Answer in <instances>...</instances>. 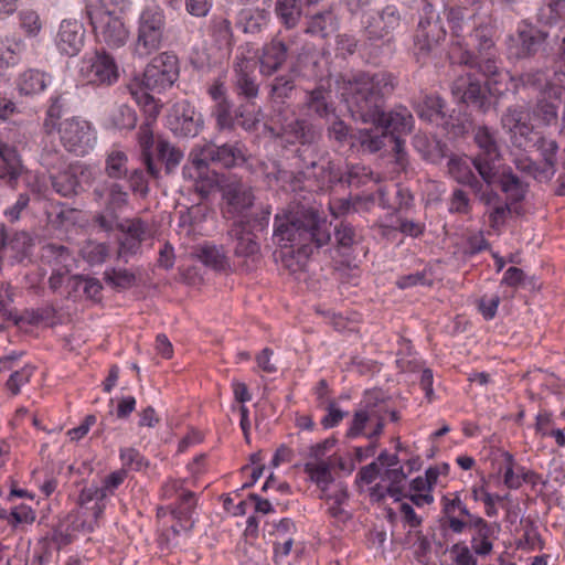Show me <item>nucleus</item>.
Here are the masks:
<instances>
[{
  "label": "nucleus",
  "instance_id": "f257e3e1",
  "mask_svg": "<svg viewBox=\"0 0 565 565\" xmlns=\"http://www.w3.org/2000/svg\"><path fill=\"white\" fill-rule=\"evenodd\" d=\"M338 88L353 116L363 122L379 125L387 135L409 134L413 129L412 113L402 105L385 113V98L396 86L394 76L385 71L340 75Z\"/></svg>",
  "mask_w": 565,
  "mask_h": 565
},
{
  "label": "nucleus",
  "instance_id": "f03ea898",
  "mask_svg": "<svg viewBox=\"0 0 565 565\" xmlns=\"http://www.w3.org/2000/svg\"><path fill=\"white\" fill-rule=\"evenodd\" d=\"M274 239L281 248L309 257L331 241L330 225L313 206L297 205L276 214Z\"/></svg>",
  "mask_w": 565,
  "mask_h": 565
},
{
  "label": "nucleus",
  "instance_id": "7ed1b4c3",
  "mask_svg": "<svg viewBox=\"0 0 565 565\" xmlns=\"http://www.w3.org/2000/svg\"><path fill=\"white\" fill-rule=\"evenodd\" d=\"M180 74L178 56L171 52H162L146 66L141 86L131 84L128 89L137 102L150 115L159 113L158 104L148 90L161 93L172 87Z\"/></svg>",
  "mask_w": 565,
  "mask_h": 565
},
{
  "label": "nucleus",
  "instance_id": "20e7f679",
  "mask_svg": "<svg viewBox=\"0 0 565 565\" xmlns=\"http://www.w3.org/2000/svg\"><path fill=\"white\" fill-rule=\"evenodd\" d=\"M319 58L317 54L300 53L290 72L276 75L266 84L267 98L273 107H281L297 94L296 76L318 77Z\"/></svg>",
  "mask_w": 565,
  "mask_h": 565
},
{
  "label": "nucleus",
  "instance_id": "39448f33",
  "mask_svg": "<svg viewBox=\"0 0 565 565\" xmlns=\"http://www.w3.org/2000/svg\"><path fill=\"white\" fill-rule=\"evenodd\" d=\"M405 20V15L395 4L385 6L377 18H374L366 25L364 34L365 41L360 50L369 56L376 60L384 47H390L393 33L398 30Z\"/></svg>",
  "mask_w": 565,
  "mask_h": 565
},
{
  "label": "nucleus",
  "instance_id": "423d86ee",
  "mask_svg": "<svg viewBox=\"0 0 565 565\" xmlns=\"http://www.w3.org/2000/svg\"><path fill=\"white\" fill-rule=\"evenodd\" d=\"M85 13L98 43L110 50H117L126 45L130 33L121 14L104 9H95L92 3L86 4Z\"/></svg>",
  "mask_w": 565,
  "mask_h": 565
},
{
  "label": "nucleus",
  "instance_id": "0eeeda50",
  "mask_svg": "<svg viewBox=\"0 0 565 565\" xmlns=\"http://www.w3.org/2000/svg\"><path fill=\"white\" fill-rule=\"evenodd\" d=\"M28 145L24 131L15 124H6L0 127V160L2 169L0 175L14 182L26 171L21 157V150Z\"/></svg>",
  "mask_w": 565,
  "mask_h": 565
},
{
  "label": "nucleus",
  "instance_id": "6e6552de",
  "mask_svg": "<svg viewBox=\"0 0 565 565\" xmlns=\"http://www.w3.org/2000/svg\"><path fill=\"white\" fill-rule=\"evenodd\" d=\"M252 45L238 46L232 64V87L239 99L254 105L260 93V84L256 74V62L252 57Z\"/></svg>",
  "mask_w": 565,
  "mask_h": 565
},
{
  "label": "nucleus",
  "instance_id": "1a4fd4ad",
  "mask_svg": "<svg viewBox=\"0 0 565 565\" xmlns=\"http://www.w3.org/2000/svg\"><path fill=\"white\" fill-rule=\"evenodd\" d=\"M126 476L125 470H117L107 476L100 487L89 484L81 490L77 504L81 510L90 513L93 518L86 525L88 532H92L97 525L106 509L108 497L114 494V491L124 482Z\"/></svg>",
  "mask_w": 565,
  "mask_h": 565
},
{
  "label": "nucleus",
  "instance_id": "9d476101",
  "mask_svg": "<svg viewBox=\"0 0 565 565\" xmlns=\"http://www.w3.org/2000/svg\"><path fill=\"white\" fill-rule=\"evenodd\" d=\"M93 196L97 203L104 201V210L93 217L94 224L106 233L113 232L119 218V212L128 205V192L118 182H106L93 190Z\"/></svg>",
  "mask_w": 565,
  "mask_h": 565
},
{
  "label": "nucleus",
  "instance_id": "9b49d317",
  "mask_svg": "<svg viewBox=\"0 0 565 565\" xmlns=\"http://www.w3.org/2000/svg\"><path fill=\"white\" fill-rule=\"evenodd\" d=\"M164 14L158 8H146L139 18L134 54L140 58L159 51L163 42Z\"/></svg>",
  "mask_w": 565,
  "mask_h": 565
},
{
  "label": "nucleus",
  "instance_id": "f8f14e48",
  "mask_svg": "<svg viewBox=\"0 0 565 565\" xmlns=\"http://www.w3.org/2000/svg\"><path fill=\"white\" fill-rule=\"evenodd\" d=\"M548 33L526 20L507 36V50L516 60L532 58L544 50Z\"/></svg>",
  "mask_w": 565,
  "mask_h": 565
},
{
  "label": "nucleus",
  "instance_id": "ddd939ff",
  "mask_svg": "<svg viewBox=\"0 0 565 565\" xmlns=\"http://www.w3.org/2000/svg\"><path fill=\"white\" fill-rule=\"evenodd\" d=\"M79 77L86 84L110 86L119 78V68L113 55L105 49L81 61Z\"/></svg>",
  "mask_w": 565,
  "mask_h": 565
},
{
  "label": "nucleus",
  "instance_id": "4468645a",
  "mask_svg": "<svg viewBox=\"0 0 565 565\" xmlns=\"http://www.w3.org/2000/svg\"><path fill=\"white\" fill-rule=\"evenodd\" d=\"M183 480L169 479L162 486V497L164 499H171L172 497L180 494L179 502L171 508V514L177 521L171 526V531L174 535H178L180 531H190L194 526L193 513L196 507L195 494L192 491L183 490Z\"/></svg>",
  "mask_w": 565,
  "mask_h": 565
},
{
  "label": "nucleus",
  "instance_id": "2eb2a0df",
  "mask_svg": "<svg viewBox=\"0 0 565 565\" xmlns=\"http://www.w3.org/2000/svg\"><path fill=\"white\" fill-rule=\"evenodd\" d=\"M244 160V146L238 141L223 145L211 141L205 143L199 153L192 154V164L199 171L206 169L210 163L232 168Z\"/></svg>",
  "mask_w": 565,
  "mask_h": 565
},
{
  "label": "nucleus",
  "instance_id": "dca6fc26",
  "mask_svg": "<svg viewBox=\"0 0 565 565\" xmlns=\"http://www.w3.org/2000/svg\"><path fill=\"white\" fill-rule=\"evenodd\" d=\"M56 130L62 145L68 152L85 156L94 148L96 136L87 120L72 117L60 122Z\"/></svg>",
  "mask_w": 565,
  "mask_h": 565
},
{
  "label": "nucleus",
  "instance_id": "f3484780",
  "mask_svg": "<svg viewBox=\"0 0 565 565\" xmlns=\"http://www.w3.org/2000/svg\"><path fill=\"white\" fill-rule=\"evenodd\" d=\"M514 87H529L539 90L541 95L561 100L565 93V73L551 68H536L522 73L516 78Z\"/></svg>",
  "mask_w": 565,
  "mask_h": 565
},
{
  "label": "nucleus",
  "instance_id": "a211bd4d",
  "mask_svg": "<svg viewBox=\"0 0 565 565\" xmlns=\"http://www.w3.org/2000/svg\"><path fill=\"white\" fill-rule=\"evenodd\" d=\"M294 43L295 36L278 31L269 42L262 46L258 51L257 61L263 77L270 78L284 67Z\"/></svg>",
  "mask_w": 565,
  "mask_h": 565
},
{
  "label": "nucleus",
  "instance_id": "6ab92c4d",
  "mask_svg": "<svg viewBox=\"0 0 565 565\" xmlns=\"http://www.w3.org/2000/svg\"><path fill=\"white\" fill-rule=\"evenodd\" d=\"M494 29L487 22L475 23L471 31H469L463 41L459 42L456 55L457 63L461 65H472L476 63V54L473 49L478 51V54L489 53L494 51Z\"/></svg>",
  "mask_w": 565,
  "mask_h": 565
},
{
  "label": "nucleus",
  "instance_id": "aec40b11",
  "mask_svg": "<svg viewBox=\"0 0 565 565\" xmlns=\"http://www.w3.org/2000/svg\"><path fill=\"white\" fill-rule=\"evenodd\" d=\"M167 125L170 131L177 137H195L203 129L204 120L202 114L185 99L174 103L168 115Z\"/></svg>",
  "mask_w": 565,
  "mask_h": 565
},
{
  "label": "nucleus",
  "instance_id": "412c9836",
  "mask_svg": "<svg viewBox=\"0 0 565 565\" xmlns=\"http://www.w3.org/2000/svg\"><path fill=\"white\" fill-rule=\"evenodd\" d=\"M488 92L481 79L470 72L459 75L451 84V94L455 99L482 113L489 108Z\"/></svg>",
  "mask_w": 565,
  "mask_h": 565
},
{
  "label": "nucleus",
  "instance_id": "4be33fe9",
  "mask_svg": "<svg viewBox=\"0 0 565 565\" xmlns=\"http://www.w3.org/2000/svg\"><path fill=\"white\" fill-rule=\"evenodd\" d=\"M271 136L280 139L281 142L287 145H312L315 143L320 134L317 128L306 119L295 118L292 120H279L277 128H269Z\"/></svg>",
  "mask_w": 565,
  "mask_h": 565
},
{
  "label": "nucleus",
  "instance_id": "5701e85b",
  "mask_svg": "<svg viewBox=\"0 0 565 565\" xmlns=\"http://www.w3.org/2000/svg\"><path fill=\"white\" fill-rule=\"evenodd\" d=\"M446 36L439 14L420 17L415 34V47L418 56H427Z\"/></svg>",
  "mask_w": 565,
  "mask_h": 565
},
{
  "label": "nucleus",
  "instance_id": "b1692460",
  "mask_svg": "<svg viewBox=\"0 0 565 565\" xmlns=\"http://www.w3.org/2000/svg\"><path fill=\"white\" fill-rule=\"evenodd\" d=\"M211 116L215 120L217 130H233L238 118H242L241 126L245 130H252L256 127L258 119L250 113H246L245 106L239 105L233 110V103L231 100L225 103L214 104L211 110Z\"/></svg>",
  "mask_w": 565,
  "mask_h": 565
},
{
  "label": "nucleus",
  "instance_id": "393cba45",
  "mask_svg": "<svg viewBox=\"0 0 565 565\" xmlns=\"http://www.w3.org/2000/svg\"><path fill=\"white\" fill-rule=\"evenodd\" d=\"M228 237L235 242L234 255L239 258H255L260 253V244L257 235L249 228L244 220H237L232 223L227 231Z\"/></svg>",
  "mask_w": 565,
  "mask_h": 565
},
{
  "label": "nucleus",
  "instance_id": "a878e982",
  "mask_svg": "<svg viewBox=\"0 0 565 565\" xmlns=\"http://www.w3.org/2000/svg\"><path fill=\"white\" fill-rule=\"evenodd\" d=\"M467 527L472 530L471 550L476 555L487 556L493 550V540L495 533L500 531L498 523H488L479 515H475L470 520H466Z\"/></svg>",
  "mask_w": 565,
  "mask_h": 565
},
{
  "label": "nucleus",
  "instance_id": "bb28decb",
  "mask_svg": "<svg viewBox=\"0 0 565 565\" xmlns=\"http://www.w3.org/2000/svg\"><path fill=\"white\" fill-rule=\"evenodd\" d=\"M85 43V28L76 20H63L55 36V44L61 54L77 55Z\"/></svg>",
  "mask_w": 565,
  "mask_h": 565
},
{
  "label": "nucleus",
  "instance_id": "cd10ccee",
  "mask_svg": "<svg viewBox=\"0 0 565 565\" xmlns=\"http://www.w3.org/2000/svg\"><path fill=\"white\" fill-rule=\"evenodd\" d=\"M33 246L34 239L29 232L7 230L0 244V252L11 264H20L30 257Z\"/></svg>",
  "mask_w": 565,
  "mask_h": 565
},
{
  "label": "nucleus",
  "instance_id": "c85d7f7f",
  "mask_svg": "<svg viewBox=\"0 0 565 565\" xmlns=\"http://www.w3.org/2000/svg\"><path fill=\"white\" fill-rule=\"evenodd\" d=\"M222 196L226 203L224 213L231 217L249 209L254 203L252 189L239 181L226 183L222 189Z\"/></svg>",
  "mask_w": 565,
  "mask_h": 565
},
{
  "label": "nucleus",
  "instance_id": "c756f323",
  "mask_svg": "<svg viewBox=\"0 0 565 565\" xmlns=\"http://www.w3.org/2000/svg\"><path fill=\"white\" fill-rule=\"evenodd\" d=\"M468 66L477 68L487 78L484 84L488 86L489 93L501 94L503 92L501 82L508 74L499 68L494 51L476 55V63Z\"/></svg>",
  "mask_w": 565,
  "mask_h": 565
},
{
  "label": "nucleus",
  "instance_id": "7c9ffc66",
  "mask_svg": "<svg viewBox=\"0 0 565 565\" xmlns=\"http://www.w3.org/2000/svg\"><path fill=\"white\" fill-rule=\"evenodd\" d=\"M444 14L449 23L454 38L452 56H455L456 49L459 47V42L465 40L467 33L472 30L476 22L472 20L473 14L467 8H448L445 9Z\"/></svg>",
  "mask_w": 565,
  "mask_h": 565
},
{
  "label": "nucleus",
  "instance_id": "2f4dec72",
  "mask_svg": "<svg viewBox=\"0 0 565 565\" xmlns=\"http://www.w3.org/2000/svg\"><path fill=\"white\" fill-rule=\"evenodd\" d=\"M443 512H444V525L447 526L452 533L461 534L466 529V520L459 519L456 516V512L458 511L460 515L470 520L475 516L468 510L467 505L462 502L458 494H455L454 498L443 497Z\"/></svg>",
  "mask_w": 565,
  "mask_h": 565
},
{
  "label": "nucleus",
  "instance_id": "473e14b6",
  "mask_svg": "<svg viewBox=\"0 0 565 565\" xmlns=\"http://www.w3.org/2000/svg\"><path fill=\"white\" fill-rule=\"evenodd\" d=\"M78 169L81 177H87L88 179L92 175V171L88 167L79 166ZM51 182L53 189L58 194L66 198L77 194L82 189L81 181L77 177V168L51 175Z\"/></svg>",
  "mask_w": 565,
  "mask_h": 565
},
{
  "label": "nucleus",
  "instance_id": "72a5a7b5",
  "mask_svg": "<svg viewBox=\"0 0 565 565\" xmlns=\"http://www.w3.org/2000/svg\"><path fill=\"white\" fill-rule=\"evenodd\" d=\"M497 182L505 194V200L511 204H518L525 199L527 184L512 171L511 167L505 166L501 168Z\"/></svg>",
  "mask_w": 565,
  "mask_h": 565
},
{
  "label": "nucleus",
  "instance_id": "f704fd0d",
  "mask_svg": "<svg viewBox=\"0 0 565 565\" xmlns=\"http://www.w3.org/2000/svg\"><path fill=\"white\" fill-rule=\"evenodd\" d=\"M50 81L49 74L38 68H28L19 74L15 85L21 95L31 96L42 93Z\"/></svg>",
  "mask_w": 565,
  "mask_h": 565
},
{
  "label": "nucleus",
  "instance_id": "c9c22d12",
  "mask_svg": "<svg viewBox=\"0 0 565 565\" xmlns=\"http://www.w3.org/2000/svg\"><path fill=\"white\" fill-rule=\"evenodd\" d=\"M42 257L52 267V269L71 273L75 264V257L68 247L49 243L42 248Z\"/></svg>",
  "mask_w": 565,
  "mask_h": 565
},
{
  "label": "nucleus",
  "instance_id": "e433bc0d",
  "mask_svg": "<svg viewBox=\"0 0 565 565\" xmlns=\"http://www.w3.org/2000/svg\"><path fill=\"white\" fill-rule=\"evenodd\" d=\"M68 297L85 296L87 299L97 300L100 296L102 282L94 277L75 275L67 280Z\"/></svg>",
  "mask_w": 565,
  "mask_h": 565
},
{
  "label": "nucleus",
  "instance_id": "4c0bfd02",
  "mask_svg": "<svg viewBox=\"0 0 565 565\" xmlns=\"http://www.w3.org/2000/svg\"><path fill=\"white\" fill-rule=\"evenodd\" d=\"M138 143L141 150V160L147 168L150 177L157 179L160 175V169L156 164L151 153V149L154 142L153 130L150 122H145L139 127L137 132Z\"/></svg>",
  "mask_w": 565,
  "mask_h": 565
},
{
  "label": "nucleus",
  "instance_id": "58836bf2",
  "mask_svg": "<svg viewBox=\"0 0 565 565\" xmlns=\"http://www.w3.org/2000/svg\"><path fill=\"white\" fill-rule=\"evenodd\" d=\"M471 164L468 158L451 157L447 163L448 173L458 183L478 190L480 180L475 175Z\"/></svg>",
  "mask_w": 565,
  "mask_h": 565
},
{
  "label": "nucleus",
  "instance_id": "ea45409f",
  "mask_svg": "<svg viewBox=\"0 0 565 565\" xmlns=\"http://www.w3.org/2000/svg\"><path fill=\"white\" fill-rule=\"evenodd\" d=\"M194 256L215 271H223L228 267V259L222 246L205 243L195 248Z\"/></svg>",
  "mask_w": 565,
  "mask_h": 565
},
{
  "label": "nucleus",
  "instance_id": "a19ab883",
  "mask_svg": "<svg viewBox=\"0 0 565 565\" xmlns=\"http://www.w3.org/2000/svg\"><path fill=\"white\" fill-rule=\"evenodd\" d=\"M338 29V20L330 10L318 12L311 15L307 22L306 32L326 39Z\"/></svg>",
  "mask_w": 565,
  "mask_h": 565
},
{
  "label": "nucleus",
  "instance_id": "79ce46f5",
  "mask_svg": "<svg viewBox=\"0 0 565 565\" xmlns=\"http://www.w3.org/2000/svg\"><path fill=\"white\" fill-rule=\"evenodd\" d=\"M445 105V100L438 95H425L415 110L420 119L438 125L446 116Z\"/></svg>",
  "mask_w": 565,
  "mask_h": 565
},
{
  "label": "nucleus",
  "instance_id": "37998d69",
  "mask_svg": "<svg viewBox=\"0 0 565 565\" xmlns=\"http://www.w3.org/2000/svg\"><path fill=\"white\" fill-rule=\"evenodd\" d=\"M268 15L264 9L245 8L239 11L236 24L244 33L256 34L266 26Z\"/></svg>",
  "mask_w": 565,
  "mask_h": 565
},
{
  "label": "nucleus",
  "instance_id": "c03bdc74",
  "mask_svg": "<svg viewBox=\"0 0 565 565\" xmlns=\"http://www.w3.org/2000/svg\"><path fill=\"white\" fill-rule=\"evenodd\" d=\"M306 106L320 118H327L334 113L331 93L323 86H318L308 93Z\"/></svg>",
  "mask_w": 565,
  "mask_h": 565
},
{
  "label": "nucleus",
  "instance_id": "a18cd8bd",
  "mask_svg": "<svg viewBox=\"0 0 565 565\" xmlns=\"http://www.w3.org/2000/svg\"><path fill=\"white\" fill-rule=\"evenodd\" d=\"M373 128L370 129H360L353 138L360 145L363 151L375 153L380 151L388 139V135L379 127V125H373Z\"/></svg>",
  "mask_w": 565,
  "mask_h": 565
},
{
  "label": "nucleus",
  "instance_id": "49530a36",
  "mask_svg": "<svg viewBox=\"0 0 565 565\" xmlns=\"http://www.w3.org/2000/svg\"><path fill=\"white\" fill-rule=\"evenodd\" d=\"M275 12L286 29H294L302 15L301 0H277Z\"/></svg>",
  "mask_w": 565,
  "mask_h": 565
},
{
  "label": "nucleus",
  "instance_id": "de8ad7c7",
  "mask_svg": "<svg viewBox=\"0 0 565 565\" xmlns=\"http://www.w3.org/2000/svg\"><path fill=\"white\" fill-rule=\"evenodd\" d=\"M211 36L220 50L231 53L234 46V33L231 21L225 18H215L210 26Z\"/></svg>",
  "mask_w": 565,
  "mask_h": 565
},
{
  "label": "nucleus",
  "instance_id": "09e8293b",
  "mask_svg": "<svg viewBox=\"0 0 565 565\" xmlns=\"http://www.w3.org/2000/svg\"><path fill=\"white\" fill-rule=\"evenodd\" d=\"M499 160L500 158H492L487 154H477L471 160L472 166L488 186L494 184L500 177L501 169L498 164Z\"/></svg>",
  "mask_w": 565,
  "mask_h": 565
},
{
  "label": "nucleus",
  "instance_id": "8fccbe9b",
  "mask_svg": "<svg viewBox=\"0 0 565 565\" xmlns=\"http://www.w3.org/2000/svg\"><path fill=\"white\" fill-rule=\"evenodd\" d=\"M535 147L541 153L546 166L545 181H550L555 174L556 154L558 152V143L554 139L540 137L535 141Z\"/></svg>",
  "mask_w": 565,
  "mask_h": 565
},
{
  "label": "nucleus",
  "instance_id": "3c124183",
  "mask_svg": "<svg viewBox=\"0 0 565 565\" xmlns=\"http://www.w3.org/2000/svg\"><path fill=\"white\" fill-rule=\"evenodd\" d=\"M66 107V98L63 94L52 96L50 105L46 110V116L43 121V129L46 135L53 134L58 127L64 110Z\"/></svg>",
  "mask_w": 565,
  "mask_h": 565
},
{
  "label": "nucleus",
  "instance_id": "603ef678",
  "mask_svg": "<svg viewBox=\"0 0 565 565\" xmlns=\"http://www.w3.org/2000/svg\"><path fill=\"white\" fill-rule=\"evenodd\" d=\"M537 20L547 25L565 20V0H543L537 12Z\"/></svg>",
  "mask_w": 565,
  "mask_h": 565
},
{
  "label": "nucleus",
  "instance_id": "864d4df0",
  "mask_svg": "<svg viewBox=\"0 0 565 565\" xmlns=\"http://www.w3.org/2000/svg\"><path fill=\"white\" fill-rule=\"evenodd\" d=\"M334 238L337 246L342 254H347L361 241V236L356 230L345 221H341L334 226Z\"/></svg>",
  "mask_w": 565,
  "mask_h": 565
},
{
  "label": "nucleus",
  "instance_id": "5fc2aeb1",
  "mask_svg": "<svg viewBox=\"0 0 565 565\" xmlns=\"http://www.w3.org/2000/svg\"><path fill=\"white\" fill-rule=\"evenodd\" d=\"M128 157L120 150L110 151L105 160V173L109 179L120 180L128 174Z\"/></svg>",
  "mask_w": 565,
  "mask_h": 565
},
{
  "label": "nucleus",
  "instance_id": "6e6d98bb",
  "mask_svg": "<svg viewBox=\"0 0 565 565\" xmlns=\"http://www.w3.org/2000/svg\"><path fill=\"white\" fill-rule=\"evenodd\" d=\"M390 399L381 390L366 391L360 406L372 416L385 415L388 412Z\"/></svg>",
  "mask_w": 565,
  "mask_h": 565
},
{
  "label": "nucleus",
  "instance_id": "4d7b16f0",
  "mask_svg": "<svg viewBox=\"0 0 565 565\" xmlns=\"http://www.w3.org/2000/svg\"><path fill=\"white\" fill-rule=\"evenodd\" d=\"M157 158L164 163L167 172L170 173L180 164L183 159V152L169 141L160 139L157 142Z\"/></svg>",
  "mask_w": 565,
  "mask_h": 565
},
{
  "label": "nucleus",
  "instance_id": "13d9d810",
  "mask_svg": "<svg viewBox=\"0 0 565 565\" xmlns=\"http://www.w3.org/2000/svg\"><path fill=\"white\" fill-rule=\"evenodd\" d=\"M547 97V95H542L533 108V117L545 126L556 122L558 118V106L548 102Z\"/></svg>",
  "mask_w": 565,
  "mask_h": 565
},
{
  "label": "nucleus",
  "instance_id": "bf43d9fd",
  "mask_svg": "<svg viewBox=\"0 0 565 565\" xmlns=\"http://www.w3.org/2000/svg\"><path fill=\"white\" fill-rule=\"evenodd\" d=\"M109 121L117 129H134L137 124V114L128 105L117 106L109 116Z\"/></svg>",
  "mask_w": 565,
  "mask_h": 565
},
{
  "label": "nucleus",
  "instance_id": "052dcab7",
  "mask_svg": "<svg viewBox=\"0 0 565 565\" xmlns=\"http://www.w3.org/2000/svg\"><path fill=\"white\" fill-rule=\"evenodd\" d=\"M305 472L321 490L333 481L330 465L324 460L305 463Z\"/></svg>",
  "mask_w": 565,
  "mask_h": 565
},
{
  "label": "nucleus",
  "instance_id": "680f3d73",
  "mask_svg": "<svg viewBox=\"0 0 565 565\" xmlns=\"http://www.w3.org/2000/svg\"><path fill=\"white\" fill-rule=\"evenodd\" d=\"M513 212L519 213V207L516 204H511L507 200L489 207L488 216L490 226L492 228H500L505 224Z\"/></svg>",
  "mask_w": 565,
  "mask_h": 565
},
{
  "label": "nucleus",
  "instance_id": "e2e57ef3",
  "mask_svg": "<svg viewBox=\"0 0 565 565\" xmlns=\"http://www.w3.org/2000/svg\"><path fill=\"white\" fill-rule=\"evenodd\" d=\"M115 228L119 230L125 235L132 237L134 244H141L147 236L148 226L140 218L126 220L124 222L117 221Z\"/></svg>",
  "mask_w": 565,
  "mask_h": 565
},
{
  "label": "nucleus",
  "instance_id": "0e129e2a",
  "mask_svg": "<svg viewBox=\"0 0 565 565\" xmlns=\"http://www.w3.org/2000/svg\"><path fill=\"white\" fill-rule=\"evenodd\" d=\"M475 141L480 149L478 154H487L492 158H500L497 141L487 127H478L475 132Z\"/></svg>",
  "mask_w": 565,
  "mask_h": 565
},
{
  "label": "nucleus",
  "instance_id": "69168bd1",
  "mask_svg": "<svg viewBox=\"0 0 565 565\" xmlns=\"http://www.w3.org/2000/svg\"><path fill=\"white\" fill-rule=\"evenodd\" d=\"M107 284L117 289H129L136 282V275L128 269H109L104 273Z\"/></svg>",
  "mask_w": 565,
  "mask_h": 565
},
{
  "label": "nucleus",
  "instance_id": "338daca9",
  "mask_svg": "<svg viewBox=\"0 0 565 565\" xmlns=\"http://www.w3.org/2000/svg\"><path fill=\"white\" fill-rule=\"evenodd\" d=\"M372 180H376L372 170L362 164L349 166L344 172V182L350 186L359 188Z\"/></svg>",
  "mask_w": 565,
  "mask_h": 565
},
{
  "label": "nucleus",
  "instance_id": "774afa93",
  "mask_svg": "<svg viewBox=\"0 0 565 565\" xmlns=\"http://www.w3.org/2000/svg\"><path fill=\"white\" fill-rule=\"evenodd\" d=\"M405 479L406 475L402 467L387 469L384 472L383 480L390 482L387 493L390 497L394 498L395 501H399L404 497L402 483Z\"/></svg>",
  "mask_w": 565,
  "mask_h": 565
}]
</instances>
